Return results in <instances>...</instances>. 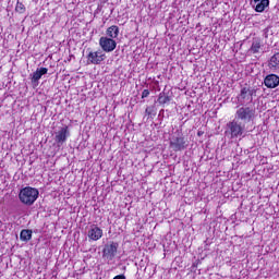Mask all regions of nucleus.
Listing matches in <instances>:
<instances>
[{"mask_svg":"<svg viewBox=\"0 0 279 279\" xmlns=\"http://www.w3.org/2000/svg\"><path fill=\"white\" fill-rule=\"evenodd\" d=\"M39 195L38 189L26 186L20 191L19 198L25 206H32Z\"/></svg>","mask_w":279,"mask_h":279,"instance_id":"f257e3e1","label":"nucleus"},{"mask_svg":"<svg viewBox=\"0 0 279 279\" xmlns=\"http://www.w3.org/2000/svg\"><path fill=\"white\" fill-rule=\"evenodd\" d=\"M255 117L256 109L253 107H241L235 112V119H238V121H242L243 123H251V121H254Z\"/></svg>","mask_w":279,"mask_h":279,"instance_id":"f03ea898","label":"nucleus"},{"mask_svg":"<svg viewBox=\"0 0 279 279\" xmlns=\"http://www.w3.org/2000/svg\"><path fill=\"white\" fill-rule=\"evenodd\" d=\"M227 129L225 134H229L230 138H239V136H243V132H245V125L236 120L229 122Z\"/></svg>","mask_w":279,"mask_h":279,"instance_id":"7ed1b4c3","label":"nucleus"},{"mask_svg":"<svg viewBox=\"0 0 279 279\" xmlns=\"http://www.w3.org/2000/svg\"><path fill=\"white\" fill-rule=\"evenodd\" d=\"M170 147L173 151H184L189 144H186V140L182 133H177L170 140Z\"/></svg>","mask_w":279,"mask_h":279,"instance_id":"20e7f679","label":"nucleus"},{"mask_svg":"<svg viewBox=\"0 0 279 279\" xmlns=\"http://www.w3.org/2000/svg\"><path fill=\"white\" fill-rule=\"evenodd\" d=\"M117 252H119V243L110 241L107 244H105L102 248V258H105V260H114Z\"/></svg>","mask_w":279,"mask_h":279,"instance_id":"39448f33","label":"nucleus"},{"mask_svg":"<svg viewBox=\"0 0 279 279\" xmlns=\"http://www.w3.org/2000/svg\"><path fill=\"white\" fill-rule=\"evenodd\" d=\"M256 88L247 86V87H242L240 90L239 99L242 104H245L248 101L252 104L254 101V97H256Z\"/></svg>","mask_w":279,"mask_h":279,"instance_id":"423d86ee","label":"nucleus"},{"mask_svg":"<svg viewBox=\"0 0 279 279\" xmlns=\"http://www.w3.org/2000/svg\"><path fill=\"white\" fill-rule=\"evenodd\" d=\"M99 47L106 53H110L117 49V41L112 37H100Z\"/></svg>","mask_w":279,"mask_h":279,"instance_id":"0eeeda50","label":"nucleus"},{"mask_svg":"<svg viewBox=\"0 0 279 279\" xmlns=\"http://www.w3.org/2000/svg\"><path fill=\"white\" fill-rule=\"evenodd\" d=\"M104 60H106V53H104V51L101 50H96L93 51L90 50L87 53V62L88 64H101L104 62Z\"/></svg>","mask_w":279,"mask_h":279,"instance_id":"6e6552de","label":"nucleus"},{"mask_svg":"<svg viewBox=\"0 0 279 279\" xmlns=\"http://www.w3.org/2000/svg\"><path fill=\"white\" fill-rule=\"evenodd\" d=\"M87 236L89 241H99V239L104 236V230L99 228L97 225H93L88 230Z\"/></svg>","mask_w":279,"mask_h":279,"instance_id":"1a4fd4ad","label":"nucleus"},{"mask_svg":"<svg viewBox=\"0 0 279 279\" xmlns=\"http://www.w3.org/2000/svg\"><path fill=\"white\" fill-rule=\"evenodd\" d=\"M264 84L266 88H278L279 76L276 74H268L264 80Z\"/></svg>","mask_w":279,"mask_h":279,"instance_id":"9d476101","label":"nucleus"},{"mask_svg":"<svg viewBox=\"0 0 279 279\" xmlns=\"http://www.w3.org/2000/svg\"><path fill=\"white\" fill-rule=\"evenodd\" d=\"M69 134V126L62 128L54 137L56 143H66V136Z\"/></svg>","mask_w":279,"mask_h":279,"instance_id":"9b49d317","label":"nucleus"},{"mask_svg":"<svg viewBox=\"0 0 279 279\" xmlns=\"http://www.w3.org/2000/svg\"><path fill=\"white\" fill-rule=\"evenodd\" d=\"M49 72V69L47 68H40L37 69L32 76V83L35 84V82H38L40 80V77H43V75H47V73Z\"/></svg>","mask_w":279,"mask_h":279,"instance_id":"f8f14e48","label":"nucleus"},{"mask_svg":"<svg viewBox=\"0 0 279 279\" xmlns=\"http://www.w3.org/2000/svg\"><path fill=\"white\" fill-rule=\"evenodd\" d=\"M106 34L108 38H119V26L117 25H111L110 27L107 28Z\"/></svg>","mask_w":279,"mask_h":279,"instance_id":"ddd939ff","label":"nucleus"},{"mask_svg":"<svg viewBox=\"0 0 279 279\" xmlns=\"http://www.w3.org/2000/svg\"><path fill=\"white\" fill-rule=\"evenodd\" d=\"M157 101L160 104V106H165V104H169V101H171V96L167 95L165 92H161Z\"/></svg>","mask_w":279,"mask_h":279,"instance_id":"4468645a","label":"nucleus"},{"mask_svg":"<svg viewBox=\"0 0 279 279\" xmlns=\"http://www.w3.org/2000/svg\"><path fill=\"white\" fill-rule=\"evenodd\" d=\"M33 231L29 229H23L20 233L21 241H32Z\"/></svg>","mask_w":279,"mask_h":279,"instance_id":"2eb2a0df","label":"nucleus"},{"mask_svg":"<svg viewBox=\"0 0 279 279\" xmlns=\"http://www.w3.org/2000/svg\"><path fill=\"white\" fill-rule=\"evenodd\" d=\"M265 8H269V0H262L257 2L255 7V12H265Z\"/></svg>","mask_w":279,"mask_h":279,"instance_id":"dca6fc26","label":"nucleus"},{"mask_svg":"<svg viewBox=\"0 0 279 279\" xmlns=\"http://www.w3.org/2000/svg\"><path fill=\"white\" fill-rule=\"evenodd\" d=\"M262 47L263 45L260 44V39H255L251 46L252 53H258Z\"/></svg>","mask_w":279,"mask_h":279,"instance_id":"f3484780","label":"nucleus"},{"mask_svg":"<svg viewBox=\"0 0 279 279\" xmlns=\"http://www.w3.org/2000/svg\"><path fill=\"white\" fill-rule=\"evenodd\" d=\"M26 11L27 9L25 8V4H23V2L21 1H17L15 5V12H17L19 14H25Z\"/></svg>","mask_w":279,"mask_h":279,"instance_id":"a211bd4d","label":"nucleus"},{"mask_svg":"<svg viewBox=\"0 0 279 279\" xmlns=\"http://www.w3.org/2000/svg\"><path fill=\"white\" fill-rule=\"evenodd\" d=\"M148 95H149V89H144V90L142 92V99L147 98Z\"/></svg>","mask_w":279,"mask_h":279,"instance_id":"6ab92c4d","label":"nucleus"},{"mask_svg":"<svg viewBox=\"0 0 279 279\" xmlns=\"http://www.w3.org/2000/svg\"><path fill=\"white\" fill-rule=\"evenodd\" d=\"M145 113H146L148 117H151V109H149V107L146 108Z\"/></svg>","mask_w":279,"mask_h":279,"instance_id":"aec40b11","label":"nucleus"},{"mask_svg":"<svg viewBox=\"0 0 279 279\" xmlns=\"http://www.w3.org/2000/svg\"><path fill=\"white\" fill-rule=\"evenodd\" d=\"M202 134H204V133H202V132H198V133H197V136H202Z\"/></svg>","mask_w":279,"mask_h":279,"instance_id":"412c9836","label":"nucleus"},{"mask_svg":"<svg viewBox=\"0 0 279 279\" xmlns=\"http://www.w3.org/2000/svg\"><path fill=\"white\" fill-rule=\"evenodd\" d=\"M260 1H262V0H254L255 3H258V2H260Z\"/></svg>","mask_w":279,"mask_h":279,"instance_id":"4be33fe9","label":"nucleus"}]
</instances>
